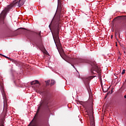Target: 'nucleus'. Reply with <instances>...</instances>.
Instances as JSON below:
<instances>
[{
    "label": "nucleus",
    "mask_w": 126,
    "mask_h": 126,
    "mask_svg": "<svg viewBox=\"0 0 126 126\" xmlns=\"http://www.w3.org/2000/svg\"><path fill=\"white\" fill-rule=\"evenodd\" d=\"M91 112H89L88 113H86V115H89L90 121V117H91V118H93V120H94V118H93V116H92V115H89V114H89V113H91Z\"/></svg>",
    "instance_id": "nucleus-16"
},
{
    "label": "nucleus",
    "mask_w": 126,
    "mask_h": 126,
    "mask_svg": "<svg viewBox=\"0 0 126 126\" xmlns=\"http://www.w3.org/2000/svg\"><path fill=\"white\" fill-rule=\"evenodd\" d=\"M3 124H4V122H3V121H2L1 124H0V126H4V125H3Z\"/></svg>",
    "instance_id": "nucleus-21"
},
{
    "label": "nucleus",
    "mask_w": 126,
    "mask_h": 126,
    "mask_svg": "<svg viewBox=\"0 0 126 126\" xmlns=\"http://www.w3.org/2000/svg\"><path fill=\"white\" fill-rule=\"evenodd\" d=\"M65 61L66 62H67V63H70L71 64V65H72V66H73V67H74V68H75V67L74 66V65H72V63H74V62H75V60H74L70 57H67L65 59Z\"/></svg>",
    "instance_id": "nucleus-6"
},
{
    "label": "nucleus",
    "mask_w": 126,
    "mask_h": 126,
    "mask_svg": "<svg viewBox=\"0 0 126 126\" xmlns=\"http://www.w3.org/2000/svg\"><path fill=\"white\" fill-rule=\"evenodd\" d=\"M58 9L60 10V11H62L63 10V5H62V2H58Z\"/></svg>",
    "instance_id": "nucleus-11"
},
{
    "label": "nucleus",
    "mask_w": 126,
    "mask_h": 126,
    "mask_svg": "<svg viewBox=\"0 0 126 126\" xmlns=\"http://www.w3.org/2000/svg\"><path fill=\"white\" fill-rule=\"evenodd\" d=\"M91 64L92 66L91 69V73L93 74H96V72H97V73H100L101 71L100 70L99 67L96 64V62H92Z\"/></svg>",
    "instance_id": "nucleus-3"
},
{
    "label": "nucleus",
    "mask_w": 126,
    "mask_h": 126,
    "mask_svg": "<svg viewBox=\"0 0 126 126\" xmlns=\"http://www.w3.org/2000/svg\"><path fill=\"white\" fill-rule=\"evenodd\" d=\"M48 105L45 106V108H48Z\"/></svg>",
    "instance_id": "nucleus-29"
},
{
    "label": "nucleus",
    "mask_w": 126,
    "mask_h": 126,
    "mask_svg": "<svg viewBox=\"0 0 126 126\" xmlns=\"http://www.w3.org/2000/svg\"><path fill=\"white\" fill-rule=\"evenodd\" d=\"M124 98H125V99H126V95H125L124 96Z\"/></svg>",
    "instance_id": "nucleus-27"
},
{
    "label": "nucleus",
    "mask_w": 126,
    "mask_h": 126,
    "mask_svg": "<svg viewBox=\"0 0 126 126\" xmlns=\"http://www.w3.org/2000/svg\"><path fill=\"white\" fill-rule=\"evenodd\" d=\"M90 118V126H95V122L94 121L93 118Z\"/></svg>",
    "instance_id": "nucleus-12"
},
{
    "label": "nucleus",
    "mask_w": 126,
    "mask_h": 126,
    "mask_svg": "<svg viewBox=\"0 0 126 126\" xmlns=\"http://www.w3.org/2000/svg\"><path fill=\"white\" fill-rule=\"evenodd\" d=\"M58 2H62V0H58Z\"/></svg>",
    "instance_id": "nucleus-25"
},
{
    "label": "nucleus",
    "mask_w": 126,
    "mask_h": 126,
    "mask_svg": "<svg viewBox=\"0 0 126 126\" xmlns=\"http://www.w3.org/2000/svg\"><path fill=\"white\" fill-rule=\"evenodd\" d=\"M125 17H126V16H119L117 17V18H119V19H126V18Z\"/></svg>",
    "instance_id": "nucleus-14"
},
{
    "label": "nucleus",
    "mask_w": 126,
    "mask_h": 126,
    "mask_svg": "<svg viewBox=\"0 0 126 126\" xmlns=\"http://www.w3.org/2000/svg\"><path fill=\"white\" fill-rule=\"evenodd\" d=\"M25 2V0H15L11 4L5 8L0 14V23L4 24V26L6 27L7 26V24L4 23V18H5L7 12H9V10H10L12 7H15L16 6L20 7V6H22Z\"/></svg>",
    "instance_id": "nucleus-2"
},
{
    "label": "nucleus",
    "mask_w": 126,
    "mask_h": 126,
    "mask_svg": "<svg viewBox=\"0 0 126 126\" xmlns=\"http://www.w3.org/2000/svg\"><path fill=\"white\" fill-rule=\"evenodd\" d=\"M62 26V21L60 18L53 19L50 25L49 28L52 33L53 37L55 43H58V45L61 47V43L60 42V37H59V33Z\"/></svg>",
    "instance_id": "nucleus-1"
},
{
    "label": "nucleus",
    "mask_w": 126,
    "mask_h": 126,
    "mask_svg": "<svg viewBox=\"0 0 126 126\" xmlns=\"http://www.w3.org/2000/svg\"><path fill=\"white\" fill-rule=\"evenodd\" d=\"M80 63H84V60H83L82 59H80Z\"/></svg>",
    "instance_id": "nucleus-24"
},
{
    "label": "nucleus",
    "mask_w": 126,
    "mask_h": 126,
    "mask_svg": "<svg viewBox=\"0 0 126 126\" xmlns=\"http://www.w3.org/2000/svg\"><path fill=\"white\" fill-rule=\"evenodd\" d=\"M33 34H34L35 35H38V36H39V37L41 38L42 34H41V32H40L38 33V32H33Z\"/></svg>",
    "instance_id": "nucleus-15"
},
{
    "label": "nucleus",
    "mask_w": 126,
    "mask_h": 126,
    "mask_svg": "<svg viewBox=\"0 0 126 126\" xmlns=\"http://www.w3.org/2000/svg\"><path fill=\"white\" fill-rule=\"evenodd\" d=\"M111 38H113V35H111Z\"/></svg>",
    "instance_id": "nucleus-30"
},
{
    "label": "nucleus",
    "mask_w": 126,
    "mask_h": 126,
    "mask_svg": "<svg viewBox=\"0 0 126 126\" xmlns=\"http://www.w3.org/2000/svg\"><path fill=\"white\" fill-rule=\"evenodd\" d=\"M0 56H1V54H0Z\"/></svg>",
    "instance_id": "nucleus-32"
},
{
    "label": "nucleus",
    "mask_w": 126,
    "mask_h": 126,
    "mask_svg": "<svg viewBox=\"0 0 126 126\" xmlns=\"http://www.w3.org/2000/svg\"><path fill=\"white\" fill-rule=\"evenodd\" d=\"M125 73H126V70L123 69V71L122 72V74L124 75V74H125Z\"/></svg>",
    "instance_id": "nucleus-20"
},
{
    "label": "nucleus",
    "mask_w": 126,
    "mask_h": 126,
    "mask_svg": "<svg viewBox=\"0 0 126 126\" xmlns=\"http://www.w3.org/2000/svg\"><path fill=\"white\" fill-rule=\"evenodd\" d=\"M118 59H120V57H119V58H118Z\"/></svg>",
    "instance_id": "nucleus-33"
},
{
    "label": "nucleus",
    "mask_w": 126,
    "mask_h": 126,
    "mask_svg": "<svg viewBox=\"0 0 126 126\" xmlns=\"http://www.w3.org/2000/svg\"><path fill=\"white\" fill-rule=\"evenodd\" d=\"M102 90H103V92H104L105 93H106V92H107V91H108V89H107L106 90H104L103 88H102Z\"/></svg>",
    "instance_id": "nucleus-22"
},
{
    "label": "nucleus",
    "mask_w": 126,
    "mask_h": 126,
    "mask_svg": "<svg viewBox=\"0 0 126 126\" xmlns=\"http://www.w3.org/2000/svg\"><path fill=\"white\" fill-rule=\"evenodd\" d=\"M110 92H109L107 94V95H108V94H110Z\"/></svg>",
    "instance_id": "nucleus-26"
},
{
    "label": "nucleus",
    "mask_w": 126,
    "mask_h": 126,
    "mask_svg": "<svg viewBox=\"0 0 126 126\" xmlns=\"http://www.w3.org/2000/svg\"><path fill=\"white\" fill-rule=\"evenodd\" d=\"M20 29H23V30H25V29L22 28H21Z\"/></svg>",
    "instance_id": "nucleus-28"
},
{
    "label": "nucleus",
    "mask_w": 126,
    "mask_h": 126,
    "mask_svg": "<svg viewBox=\"0 0 126 126\" xmlns=\"http://www.w3.org/2000/svg\"><path fill=\"white\" fill-rule=\"evenodd\" d=\"M55 83H56V82L55 81V80H51V86H53V85H54Z\"/></svg>",
    "instance_id": "nucleus-17"
},
{
    "label": "nucleus",
    "mask_w": 126,
    "mask_h": 126,
    "mask_svg": "<svg viewBox=\"0 0 126 126\" xmlns=\"http://www.w3.org/2000/svg\"><path fill=\"white\" fill-rule=\"evenodd\" d=\"M45 83H46V86H49V85L50 84V80L46 81Z\"/></svg>",
    "instance_id": "nucleus-18"
},
{
    "label": "nucleus",
    "mask_w": 126,
    "mask_h": 126,
    "mask_svg": "<svg viewBox=\"0 0 126 126\" xmlns=\"http://www.w3.org/2000/svg\"><path fill=\"white\" fill-rule=\"evenodd\" d=\"M41 107H45V105H44L43 102H40L39 106L37 108V110L36 111V114H39V112L40 111V109H41Z\"/></svg>",
    "instance_id": "nucleus-9"
},
{
    "label": "nucleus",
    "mask_w": 126,
    "mask_h": 126,
    "mask_svg": "<svg viewBox=\"0 0 126 126\" xmlns=\"http://www.w3.org/2000/svg\"><path fill=\"white\" fill-rule=\"evenodd\" d=\"M0 89L1 90V92L2 93V95L3 96V102H4V107L6 108V106H7V104L6 103V96H5V94L4 93V90L3 89V85L2 84H0Z\"/></svg>",
    "instance_id": "nucleus-4"
},
{
    "label": "nucleus",
    "mask_w": 126,
    "mask_h": 126,
    "mask_svg": "<svg viewBox=\"0 0 126 126\" xmlns=\"http://www.w3.org/2000/svg\"><path fill=\"white\" fill-rule=\"evenodd\" d=\"M1 56H2V57H4V58H5L6 59H8V60H10V62H12V63H13L16 64V65H18V64H19V62H18V61L14 60L12 59H10L3 55H1Z\"/></svg>",
    "instance_id": "nucleus-8"
},
{
    "label": "nucleus",
    "mask_w": 126,
    "mask_h": 126,
    "mask_svg": "<svg viewBox=\"0 0 126 126\" xmlns=\"http://www.w3.org/2000/svg\"><path fill=\"white\" fill-rule=\"evenodd\" d=\"M85 85L88 91H89V90H90V87L89 86V81H87L86 83H85Z\"/></svg>",
    "instance_id": "nucleus-13"
},
{
    "label": "nucleus",
    "mask_w": 126,
    "mask_h": 126,
    "mask_svg": "<svg viewBox=\"0 0 126 126\" xmlns=\"http://www.w3.org/2000/svg\"><path fill=\"white\" fill-rule=\"evenodd\" d=\"M94 77H96V76H92L89 77L88 79H92L93 78H94Z\"/></svg>",
    "instance_id": "nucleus-19"
},
{
    "label": "nucleus",
    "mask_w": 126,
    "mask_h": 126,
    "mask_svg": "<svg viewBox=\"0 0 126 126\" xmlns=\"http://www.w3.org/2000/svg\"><path fill=\"white\" fill-rule=\"evenodd\" d=\"M115 35H117V32H115Z\"/></svg>",
    "instance_id": "nucleus-31"
},
{
    "label": "nucleus",
    "mask_w": 126,
    "mask_h": 126,
    "mask_svg": "<svg viewBox=\"0 0 126 126\" xmlns=\"http://www.w3.org/2000/svg\"><path fill=\"white\" fill-rule=\"evenodd\" d=\"M49 119L50 116L47 113H44L42 118L41 119V122L42 124H49Z\"/></svg>",
    "instance_id": "nucleus-5"
},
{
    "label": "nucleus",
    "mask_w": 126,
    "mask_h": 126,
    "mask_svg": "<svg viewBox=\"0 0 126 126\" xmlns=\"http://www.w3.org/2000/svg\"><path fill=\"white\" fill-rule=\"evenodd\" d=\"M31 85H36V84H38V86L40 85L39 81L37 80L32 81L31 83Z\"/></svg>",
    "instance_id": "nucleus-10"
},
{
    "label": "nucleus",
    "mask_w": 126,
    "mask_h": 126,
    "mask_svg": "<svg viewBox=\"0 0 126 126\" xmlns=\"http://www.w3.org/2000/svg\"><path fill=\"white\" fill-rule=\"evenodd\" d=\"M84 107L86 109V113H87V114H88L89 112H92V108H91V106L89 107L88 102H85L84 103Z\"/></svg>",
    "instance_id": "nucleus-7"
},
{
    "label": "nucleus",
    "mask_w": 126,
    "mask_h": 126,
    "mask_svg": "<svg viewBox=\"0 0 126 126\" xmlns=\"http://www.w3.org/2000/svg\"><path fill=\"white\" fill-rule=\"evenodd\" d=\"M113 92H114V88L111 89L110 94H112Z\"/></svg>",
    "instance_id": "nucleus-23"
}]
</instances>
